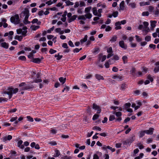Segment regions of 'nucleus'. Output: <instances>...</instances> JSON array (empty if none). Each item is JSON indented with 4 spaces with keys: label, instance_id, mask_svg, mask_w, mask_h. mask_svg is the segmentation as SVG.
Instances as JSON below:
<instances>
[{
    "label": "nucleus",
    "instance_id": "c9c22d12",
    "mask_svg": "<svg viewBox=\"0 0 159 159\" xmlns=\"http://www.w3.org/2000/svg\"><path fill=\"white\" fill-rule=\"evenodd\" d=\"M102 148V149H114L112 148L111 147H110L109 146H106L105 145H103Z\"/></svg>",
    "mask_w": 159,
    "mask_h": 159
},
{
    "label": "nucleus",
    "instance_id": "8fccbe9b",
    "mask_svg": "<svg viewBox=\"0 0 159 159\" xmlns=\"http://www.w3.org/2000/svg\"><path fill=\"white\" fill-rule=\"evenodd\" d=\"M18 59L19 60H22V61H25L26 60V57L25 56H20L19 57Z\"/></svg>",
    "mask_w": 159,
    "mask_h": 159
},
{
    "label": "nucleus",
    "instance_id": "9b49d317",
    "mask_svg": "<svg viewBox=\"0 0 159 159\" xmlns=\"http://www.w3.org/2000/svg\"><path fill=\"white\" fill-rule=\"evenodd\" d=\"M116 27H115V29L116 30H118L121 29V27L120 26L121 25L120 22V21H117L116 22L115 24Z\"/></svg>",
    "mask_w": 159,
    "mask_h": 159
},
{
    "label": "nucleus",
    "instance_id": "f257e3e1",
    "mask_svg": "<svg viewBox=\"0 0 159 159\" xmlns=\"http://www.w3.org/2000/svg\"><path fill=\"white\" fill-rule=\"evenodd\" d=\"M18 91V88L14 89L13 88L10 87L8 88L6 90H4L2 93V94H7L8 95L9 99H10L12 97L13 93L15 94ZM3 96H4V95Z\"/></svg>",
    "mask_w": 159,
    "mask_h": 159
},
{
    "label": "nucleus",
    "instance_id": "bf43d9fd",
    "mask_svg": "<svg viewBox=\"0 0 159 159\" xmlns=\"http://www.w3.org/2000/svg\"><path fill=\"white\" fill-rule=\"evenodd\" d=\"M57 52V51L55 50H54L52 48H51L49 50V52L51 54H52L53 53H56Z\"/></svg>",
    "mask_w": 159,
    "mask_h": 159
},
{
    "label": "nucleus",
    "instance_id": "a211bd4d",
    "mask_svg": "<svg viewBox=\"0 0 159 159\" xmlns=\"http://www.w3.org/2000/svg\"><path fill=\"white\" fill-rule=\"evenodd\" d=\"M55 31L56 33H58L60 34H64V31L63 30H61V29L60 28H56L55 30Z\"/></svg>",
    "mask_w": 159,
    "mask_h": 159
},
{
    "label": "nucleus",
    "instance_id": "1a4fd4ad",
    "mask_svg": "<svg viewBox=\"0 0 159 159\" xmlns=\"http://www.w3.org/2000/svg\"><path fill=\"white\" fill-rule=\"evenodd\" d=\"M30 146L32 148H34L35 149H39L40 148L39 145L38 144H36V143L34 142L31 143Z\"/></svg>",
    "mask_w": 159,
    "mask_h": 159
},
{
    "label": "nucleus",
    "instance_id": "c03bdc74",
    "mask_svg": "<svg viewBox=\"0 0 159 159\" xmlns=\"http://www.w3.org/2000/svg\"><path fill=\"white\" fill-rule=\"evenodd\" d=\"M147 79L149 80L151 82L153 81V79L150 75H148L147 76Z\"/></svg>",
    "mask_w": 159,
    "mask_h": 159
},
{
    "label": "nucleus",
    "instance_id": "aec40b11",
    "mask_svg": "<svg viewBox=\"0 0 159 159\" xmlns=\"http://www.w3.org/2000/svg\"><path fill=\"white\" fill-rule=\"evenodd\" d=\"M136 69L134 67H132L131 69L130 70V73L132 75L134 76L135 75V72L136 71Z\"/></svg>",
    "mask_w": 159,
    "mask_h": 159
},
{
    "label": "nucleus",
    "instance_id": "c756f323",
    "mask_svg": "<svg viewBox=\"0 0 159 159\" xmlns=\"http://www.w3.org/2000/svg\"><path fill=\"white\" fill-rule=\"evenodd\" d=\"M59 80L62 83V84H64L66 82V78H64L62 77H60L59 78Z\"/></svg>",
    "mask_w": 159,
    "mask_h": 159
},
{
    "label": "nucleus",
    "instance_id": "de8ad7c7",
    "mask_svg": "<svg viewBox=\"0 0 159 159\" xmlns=\"http://www.w3.org/2000/svg\"><path fill=\"white\" fill-rule=\"evenodd\" d=\"M23 23L25 24L26 25L30 23L31 22L28 21L27 19H24L23 20Z\"/></svg>",
    "mask_w": 159,
    "mask_h": 159
},
{
    "label": "nucleus",
    "instance_id": "6e6d98bb",
    "mask_svg": "<svg viewBox=\"0 0 159 159\" xmlns=\"http://www.w3.org/2000/svg\"><path fill=\"white\" fill-rule=\"evenodd\" d=\"M115 119V116L114 115H111L109 118V120L110 121H112Z\"/></svg>",
    "mask_w": 159,
    "mask_h": 159
},
{
    "label": "nucleus",
    "instance_id": "2f4dec72",
    "mask_svg": "<svg viewBox=\"0 0 159 159\" xmlns=\"http://www.w3.org/2000/svg\"><path fill=\"white\" fill-rule=\"evenodd\" d=\"M136 4L134 2H131L129 4V6H130L132 8H134L136 7Z\"/></svg>",
    "mask_w": 159,
    "mask_h": 159
},
{
    "label": "nucleus",
    "instance_id": "49530a36",
    "mask_svg": "<svg viewBox=\"0 0 159 159\" xmlns=\"http://www.w3.org/2000/svg\"><path fill=\"white\" fill-rule=\"evenodd\" d=\"M125 109H128L129 107L131 106V104L130 103L128 102L127 103L125 104Z\"/></svg>",
    "mask_w": 159,
    "mask_h": 159
},
{
    "label": "nucleus",
    "instance_id": "e2e57ef3",
    "mask_svg": "<svg viewBox=\"0 0 159 159\" xmlns=\"http://www.w3.org/2000/svg\"><path fill=\"white\" fill-rule=\"evenodd\" d=\"M149 13L148 11L143 12L142 13V15L143 16H148L149 15Z\"/></svg>",
    "mask_w": 159,
    "mask_h": 159
},
{
    "label": "nucleus",
    "instance_id": "4be33fe9",
    "mask_svg": "<svg viewBox=\"0 0 159 159\" xmlns=\"http://www.w3.org/2000/svg\"><path fill=\"white\" fill-rule=\"evenodd\" d=\"M75 147L77 148H79V149H84L85 148V146L84 145L82 146L79 147L80 144L78 143H76L74 144Z\"/></svg>",
    "mask_w": 159,
    "mask_h": 159
},
{
    "label": "nucleus",
    "instance_id": "58836bf2",
    "mask_svg": "<svg viewBox=\"0 0 159 159\" xmlns=\"http://www.w3.org/2000/svg\"><path fill=\"white\" fill-rule=\"evenodd\" d=\"M143 31L145 32V34H144V35H146L147 33L150 31V30L149 28L148 27L146 29H145L143 30Z\"/></svg>",
    "mask_w": 159,
    "mask_h": 159
},
{
    "label": "nucleus",
    "instance_id": "4c0bfd02",
    "mask_svg": "<svg viewBox=\"0 0 159 159\" xmlns=\"http://www.w3.org/2000/svg\"><path fill=\"white\" fill-rule=\"evenodd\" d=\"M60 154V153L59 151L58 150H56L55 151V153L54 155L53 156L54 157H58Z\"/></svg>",
    "mask_w": 159,
    "mask_h": 159
},
{
    "label": "nucleus",
    "instance_id": "f704fd0d",
    "mask_svg": "<svg viewBox=\"0 0 159 159\" xmlns=\"http://www.w3.org/2000/svg\"><path fill=\"white\" fill-rule=\"evenodd\" d=\"M113 114H115L118 117H121L122 115V113L120 112H115Z\"/></svg>",
    "mask_w": 159,
    "mask_h": 159
},
{
    "label": "nucleus",
    "instance_id": "a19ab883",
    "mask_svg": "<svg viewBox=\"0 0 159 159\" xmlns=\"http://www.w3.org/2000/svg\"><path fill=\"white\" fill-rule=\"evenodd\" d=\"M151 37L150 36H146L145 38V40L148 42L151 40Z\"/></svg>",
    "mask_w": 159,
    "mask_h": 159
},
{
    "label": "nucleus",
    "instance_id": "c85d7f7f",
    "mask_svg": "<svg viewBox=\"0 0 159 159\" xmlns=\"http://www.w3.org/2000/svg\"><path fill=\"white\" fill-rule=\"evenodd\" d=\"M117 38L116 35H114L110 40V41L111 42H115L116 41Z\"/></svg>",
    "mask_w": 159,
    "mask_h": 159
},
{
    "label": "nucleus",
    "instance_id": "603ef678",
    "mask_svg": "<svg viewBox=\"0 0 159 159\" xmlns=\"http://www.w3.org/2000/svg\"><path fill=\"white\" fill-rule=\"evenodd\" d=\"M62 18H61V20L63 22H65L66 20V16H65V15H62Z\"/></svg>",
    "mask_w": 159,
    "mask_h": 159
},
{
    "label": "nucleus",
    "instance_id": "69168bd1",
    "mask_svg": "<svg viewBox=\"0 0 159 159\" xmlns=\"http://www.w3.org/2000/svg\"><path fill=\"white\" fill-rule=\"evenodd\" d=\"M27 32V30H24L23 31L22 30L21 34L23 36H25L26 35V34Z\"/></svg>",
    "mask_w": 159,
    "mask_h": 159
},
{
    "label": "nucleus",
    "instance_id": "39448f33",
    "mask_svg": "<svg viewBox=\"0 0 159 159\" xmlns=\"http://www.w3.org/2000/svg\"><path fill=\"white\" fill-rule=\"evenodd\" d=\"M40 75V73L39 72H38L36 75V77L37 79H35L33 82H35L36 83L40 82L42 81V80L39 78Z\"/></svg>",
    "mask_w": 159,
    "mask_h": 159
},
{
    "label": "nucleus",
    "instance_id": "bb28decb",
    "mask_svg": "<svg viewBox=\"0 0 159 159\" xmlns=\"http://www.w3.org/2000/svg\"><path fill=\"white\" fill-rule=\"evenodd\" d=\"M140 5L141 6H144L150 4V2H140L139 3Z\"/></svg>",
    "mask_w": 159,
    "mask_h": 159
},
{
    "label": "nucleus",
    "instance_id": "5fc2aeb1",
    "mask_svg": "<svg viewBox=\"0 0 159 159\" xmlns=\"http://www.w3.org/2000/svg\"><path fill=\"white\" fill-rule=\"evenodd\" d=\"M99 116L98 114H95L93 116V120H95L97 119L99 117Z\"/></svg>",
    "mask_w": 159,
    "mask_h": 159
},
{
    "label": "nucleus",
    "instance_id": "9d476101",
    "mask_svg": "<svg viewBox=\"0 0 159 159\" xmlns=\"http://www.w3.org/2000/svg\"><path fill=\"white\" fill-rule=\"evenodd\" d=\"M23 142V141L22 140H20L18 141L17 143V146L20 148L22 149L24 148V145L22 144Z\"/></svg>",
    "mask_w": 159,
    "mask_h": 159
},
{
    "label": "nucleus",
    "instance_id": "72a5a7b5",
    "mask_svg": "<svg viewBox=\"0 0 159 159\" xmlns=\"http://www.w3.org/2000/svg\"><path fill=\"white\" fill-rule=\"evenodd\" d=\"M143 24L144 25V28L146 29L148 28V26L149 25L147 21H144L143 22Z\"/></svg>",
    "mask_w": 159,
    "mask_h": 159
},
{
    "label": "nucleus",
    "instance_id": "ddd939ff",
    "mask_svg": "<svg viewBox=\"0 0 159 159\" xmlns=\"http://www.w3.org/2000/svg\"><path fill=\"white\" fill-rule=\"evenodd\" d=\"M157 22L155 20H151L150 21V23H151V29L153 30V28L155 27L156 26V24L157 23Z\"/></svg>",
    "mask_w": 159,
    "mask_h": 159
},
{
    "label": "nucleus",
    "instance_id": "13d9d810",
    "mask_svg": "<svg viewBox=\"0 0 159 159\" xmlns=\"http://www.w3.org/2000/svg\"><path fill=\"white\" fill-rule=\"evenodd\" d=\"M118 14V12L117 11H116L114 12L113 13L112 15L114 17H116L117 16Z\"/></svg>",
    "mask_w": 159,
    "mask_h": 159
},
{
    "label": "nucleus",
    "instance_id": "79ce46f5",
    "mask_svg": "<svg viewBox=\"0 0 159 159\" xmlns=\"http://www.w3.org/2000/svg\"><path fill=\"white\" fill-rule=\"evenodd\" d=\"M93 130H97L99 131H101V129L97 126H94L93 128Z\"/></svg>",
    "mask_w": 159,
    "mask_h": 159
},
{
    "label": "nucleus",
    "instance_id": "09e8293b",
    "mask_svg": "<svg viewBox=\"0 0 159 159\" xmlns=\"http://www.w3.org/2000/svg\"><path fill=\"white\" fill-rule=\"evenodd\" d=\"M137 146L139 147L140 149H142L144 148L143 145L141 143H138Z\"/></svg>",
    "mask_w": 159,
    "mask_h": 159
},
{
    "label": "nucleus",
    "instance_id": "412c9836",
    "mask_svg": "<svg viewBox=\"0 0 159 159\" xmlns=\"http://www.w3.org/2000/svg\"><path fill=\"white\" fill-rule=\"evenodd\" d=\"M88 36L87 35H85L83 39H82L80 40V42L81 44H83L84 42H86L87 40Z\"/></svg>",
    "mask_w": 159,
    "mask_h": 159
},
{
    "label": "nucleus",
    "instance_id": "473e14b6",
    "mask_svg": "<svg viewBox=\"0 0 159 159\" xmlns=\"http://www.w3.org/2000/svg\"><path fill=\"white\" fill-rule=\"evenodd\" d=\"M126 88V85L125 84H122L120 86V89L121 90H124Z\"/></svg>",
    "mask_w": 159,
    "mask_h": 159
},
{
    "label": "nucleus",
    "instance_id": "ea45409f",
    "mask_svg": "<svg viewBox=\"0 0 159 159\" xmlns=\"http://www.w3.org/2000/svg\"><path fill=\"white\" fill-rule=\"evenodd\" d=\"M79 20H86V18L84 15L80 16L78 18Z\"/></svg>",
    "mask_w": 159,
    "mask_h": 159
},
{
    "label": "nucleus",
    "instance_id": "3c124183",
    "mask_svg": "<svg viewBox=\"0 0 159 159\" xmlns=\"http://www.w3.org/2000/svg\"><path fill=\"white\" fill-rule=\"evenodd\" d=\"M146 133L145 130L141 131L140 133V137L142 138L144 135Z\"/></svg>",
    "mask_w": 159,
    "mask_h": 159
},
{
    "label": "nucleus",
    "instance_id": "a18cd8bd",
    "mask_svg": "<svg viewBox=\"0 0 159 159\" xmlns=\"http://www.w3.org/2000/svg\"><path fill=\"white\" fill-rule=\"evenodd\" d=\"M15 39H18L19 41H21L22 39V37L21 36L16 35Z\"/></svg>",
    "mask_w": 159,
    "mask_h": 159
},
{
    "label": "nucleus",
    "instance_id": "393cba45",
    "mask_svg": "<svg viewBox=\"0 0 159 159\" xmlns=\"http://www.w3.org/2000/svg\"><path fill=\"white\" fill-rule=\"evenodd\" d=\"M24 15L29 14V11L27 8H25L24 10L22 12Z\"/></svg>",
    "mask_w": 159,
    "mask_h": 159
},
{
    "label": "nucleus",
    "instance_id": "f8f14e48",
    "mask_svg": "<svg viewBox=\"0 0 159 159\" xmlns=\"http://www.w3.org/2000/svg\"><path fill=\"white\" fill-rule=\"evenodd\" d=\"M1 46L6 49H7L9 47V44L8 43L6 42H2L1 43Z\"/></svg>",
    "mask_w": 159,
    "mask_h": 159
},
{
    "label": "nucleus",
    "instance_id": "e433bc0d",
    "mask_svg": "<svg viewBox=\"0 0 159 159\" xmlns=\"http://www.w3.org/2000/svg\"><path fill=\"white\" fill-rule=\"evenodd\" d=\"M65 2L67 6H72L74 4V3L73 2H71L69 0L66 1Z\"/></svg>",
    "mask_w": 159,
    "mask_h": 159
},
{
    "label": "nucleus",
    "instance_id": "f3484780",
    "mask_svg": "<svg viewBox=\"0 0 159 159\" xmlns=\"http://www.w3.org/2000/svg\"><path fill=\"white\" fill-rule=\"evenodd\" d=\"M102 57V58L101 60V61L103 62L106 60L107 57L106 55H104L103 56H102V54H100L99 55V60H100L101 58Z\"/></svg>",
    "mask_w": 159,
    "mask_h": 159
},
{
    "label": "nucleus",
    "instance_id": "2eb2a0df",
    "mask_svg": "<svg viewBox=\"0 0 159 159\" xmlns=\"http://www.w3.org/2000/svg\"><path fill=\"white\" fill-rule=\"evenodd\" d=\"M77 17V16L76 15H74L72 16H71L70 18L68 19V22L70 23L71 22L74 21L76 19Z\"/></svg>",
    "mask_w": 159,
    "mask_h": 159
},
{
    "label": "nucleus",
    "instance_id": "37998d69",
    "mask_svg": "<svg viewBox=\"0 0 159 159\" xmlns=\"http://www.w3.org/2000/svg\"><path fill=\"white\" fill-rule=\"evenodd\" d=\"M91 7H86L85 8V11L86 13H89V11L91 10Z\"/></svg>",
    "mask_w": 159,
    "mask_h": 159
},
{
    "label": "nucleus",
    "instance_id": "0eeeda50",
    "mask_svg": "<svg viewBox=\"0 0 159 159\" xmlns=\"http://www.w3.org/2000/svg\"><path fill=\"white\" fill-rule=\"evenodd\" d=\"M119 44L121 48L124 49H127V46L126 45H125L123 41H120L119 42Z\"/></svg>",
    "mask_w": 159,
    "mask_h": 159
},
{
    "label": "nucleus",
    "instance_id": "4468645a",
    "mask_svg": "<svg viewBox=\"0 0 159 159\" xmlns=\"http://www.w3.org/2000/svg\"><path fill=\"white\" fill-rule=\"evenodd\" d=\"M124 9V1H122L120 4V8L119 9V11L123 10Z\"/></svg>",
    "mask_w": 159,
    "mask_h": 159
},
{
    "label": "nucleus",
    "instance_id": "a878e982",
    "mask_svg": "<svg viewBox=\"0 0 159 159\" xmlns=\"http://www.w3.org/2000/svg\"><path fill=\"white\" fill-rule=\"evenodd\" d=\"M41 60L39 58H33V62L35 63H39L41 61Z\"/></svg>",
    "mask_w": 159,
    "mask_h": 159
},
{
    "label": "nucleus",
    "instance_id": "774afa93",
    "mask_svg": "<svg viewBox=\"0 0 159 159\" xmlns=\"http://www.w3.org/2000/svg\"><path fill=\"white\" fill-rule=\"evenodd\" d=\"M112 70L113 71L115 72H116L118 71V69L116 66H114L113 67Z\"/></svg>",
    "mask_w": 159,
    "mask_h": 159
},
{
    "label": "nucleus",
    "instance_id": "423d86ee",
    "mask_svg": "<svg viewBox=\"0 0 159 159\" xmlns=\"http://www.w3.org/2000/svg\"><path fill=\"white\" fill-rule=\"evenodd\" d=\"M93 12V15L96 16H97L99 17H100L102 16L101 14H98V13L97 8L96 7H93L92 9Z\"/></svg>",
    "mask_w": 159,
    "mask_h": 159
},
{
    "label": "nucleus",
    "instance_id": "6ab92c4d",
    "mask_svg": "<svg viewBox=\"0 0 159 159\" xmlns=\"http://www.w3.org/2000/svg\"><path fill=\"white\" fill-rule=\"evenodd\" d=\"M95 77L98 80H103L104 79L103 77L101 75L98 74H96L95 75Z\"/></svg>",
    "mask_w": 159,
    "mask_h": 159
},
{
    "label": "nucleus",
    "instance_id": "4d7b16f0",
    "mask_svg": "<svg viewBox=\"0 0 159 159\" xmlns=\"http://www.w3.org/2000/svg\"><path fill=\"white\" fill-rule=\"evenodd\" d=\"M135 37L136 38V40L137 41V42H139L142 40V39L141 38H140L139 37V36L137 35H136L135 36Z\"/></svg>",
    "mask_w": 159,
    "mask_h": 159
},
{
    "label": "nucleus",
    "instance_id": "0e129e2a",
    "mask_svg": "<svg viewBox=\"0 0 159 159\" xmlns=\"http://www.w3.org/2000/svg\"><path fill=\"white\" fill-rule=\"evenodd\" d=\"M119 59V57L117 55H115L113 56V59L115 60H118ZM113 60V59H112Z\"/></svg>",
    "mask_w": 159,
    "mask_h": 159
},
{
    "label": "nucleus",
    "instance_id": "5701e85b",
    "mask_svg": "<svg viewBox=\"0 0 159 159\" xmlns=\"http://www.w3.org/2000/svg\"><path fill=\"white\" fill-rule=\"evenodd\" d=\"M40 28V26H35L34 25H32L30 27V28L33 30H36L38 29H39Z\"/></svg>",
    "mask_w": 159,
    "mask_h": 159
},
{
    "label": "nucleus",
    "instance_id": "7c9ffc66",
    "mask_svg": "<svg viewBox=\"0 0 159 159\" xmlns=\"http://www.w3.org/2000/svg\"><path fill=\"white\" fill-rule=\"evenodd\" d=\"M86 13L87 14H86L85 15V18L88 19H90L92 17V14L90 13Z\"/></svg>",
    "mask_w": 159,
    "mask_h": 159
},
{
    "label": "nucleus",
    "instance_id": "6e6552de",
    "mask_svg": "<svg viewBox=\"0 0 159 159\" xmlns=\"http://www.w3.org/2000/svg\"><path fill=\"white\" fill-rule=\"evenodd\" d=\"M154 129L152 127H150L148 130H145V132L146 134H148L151 135L153 134Z\"/></svg>",
    "mask_w": 159,
    "mask_h": 159
},
{
    "label": "nucleus",
    "instance_id": "b1692460",
    "mask_svg": "<svg viewBox=\"0 0 159 159\" xmlns=\"http://www.w3.org/2000/svg\"><path fill=\"white\" fill-rule=\"evenodd\" d=\"M122 59L124 64H125L128 62V57L126 56H123L122 57Z\"/></svg>",
    "mask_w": 159,
    "mask_h": 159
},
{
    "label": "nucleus",
    "instance_id": "dca6fc26",
    "mask_svg": "<svg viewBox=\"0 0 159 159\" xmlns=\"http://www.w3.org/2000/svg\"><path fill=\"white\" fill-rule=\"evenodd\" d=\"M112 78L115 79H117L118 80L121 81L122 80L123 77L122 76H120L119 75H115L112 77Z\"/></svg>",
    "mask_w": 159,
    "mask_h": 159
},
{
    "label": "nucleus",
    "instance_id": "864d4df0",
    "mask_svg": "<svg viewBox=\"0 0 159 159\" xmlns=\"http://www.w3.org/2000/svg\"><path fill=\"white\" fill-rule=\"evenodd\" d=\"M154 71L155 73H156L159 71V66L155 67L154 69Z\"/></svg>",
    "mask_w": 159,
    "mask_h": 159
},
{
    "label": "nucleus",
    "instance_id": "cd10ccee",
    "mask_svg": "<svg viewBox=\"0 0 159 159\" xmlns=\"http://www.w3.org/2000/svg\"><path fill=\"white\" fill-rule=\"evenodd\" d=\"M112 60V59H110L108 61L106 62L105 63V66L106 68H108L109 67L110 64L109 62H110Z\"/></svg>",
    "mask_w": 159,
    "mask_h": 159
},
{
    "label": "nucleus",
    "instance_id": "680f3d73",
    "mask_svg": "<svg viewBox=\"0 0 159 159\" xmlns=\"http://www.w3.org/2000/svg\"><path fill=\"white\" fill-rule=\"evenodd\" d=\"M111 28L110 26L108 25L106 28L105 31H109L111 30Z\"/></svg>",
    "mask_w": 159,
    "mask_h": 159
},
{
    "label": "nucleus",
    "instance_id": "7ed1b4c3",
    "mask_svg": "<svg viewBox=\"0 0 159 159\" xmlns=\"http://www.w3.org/2000/svg\"><path fill=\"white\" fill-rule=\"evenodd\" d=\"M19 86L22 87L21 89L23 90H27L32 88V87H30V86L25 85L24 83H22L20 84Z\"/></svg>",
    "mask_w": 159,
    "mask_h": 159
},
{
    "label": "nucleus",
    "instance_id": "f03ea898",
    "mask_svg": "<svg viewBox=\"0 0 159 159\" xmlns=\"http://www.w3.org/2000/svg\"><path fill=\"white\" fill-rule=\"evenodd\" d=\"M11 21L15 24H18L20 23V20L18 15L16 14L14 16H11L10 18Z\"/></svg>",
    "mask_w": 159,
    "mask_h": 159
},
{
    "label": "nucleus",
    "instance_id": "338daca9",
    "mask_svg": "<svg viewBox=\"0 0 159 159\" xmlns=\"http://www.w3.org/2000/svg\"><path fill=\"white\" fill-rule=\"evenodd\" d=\"M27 118L28 120L31 122H33L34 121L33 118L31 117L30 116H28L27 117Z\"/></svg>",
    "mask_w": 159,
    "mask_h": 159
},
{
    "label": "nucleus",
    "instance_id": "20e7f679",
    "mask_svg": "<svg viewBox=\"0 0 159 159\" xmlns=\"http://www.w3.org/2000/svg\"><path fill=\"white\" fill-rule=\"evenodd\" d=\"M93 108L95 110H97V113L99 114L101 112V110L100 107L97 105L95 103H93Z\"/></svg>",
    "mask_w": 159,
    "mask_h": 159
},
{
    "label": "nucleus",
    "instance_id": "052dcab7",
    "mask_svg": "<svg viewBox=\"0 0 159 159\" xmlns=\"http://www.w3.org/2000/svg\"><path fill=\"white\" fill-rule=\"evenodd\" d=\"M107 52L109 53L112 52V47H110L108 48H107Z\"/></svg>",
    "mask_w": 159,
    "mask_h": 159
}]
</instances>
